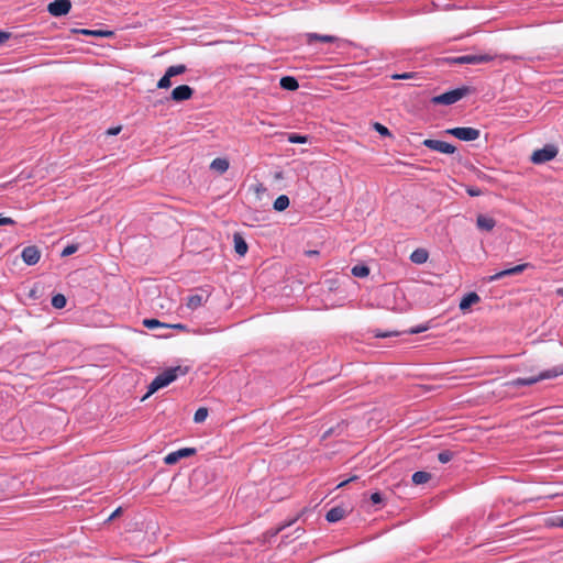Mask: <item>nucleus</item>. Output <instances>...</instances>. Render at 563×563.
<instances>
[{
	"label": "nucleus",
	"mask_w": 563,
	"mask_h": 563,
	"mask_svg": "<svg viewBox=\"0 0 563 563\" xmlns=\"http://www.w3.org/2000/svg\"><path fill=\"white\" fill-rule=\"evenodd\" d=\"M345 516H346V510L341 506H336V507L331 508L327 512L325 519L329 522H338V521L342 520Z\"/></svg>",
	"instance_id": "nucleus-15"
},
{
	"label": "nucleus",
	"mask_w": 563,
	"mask_h": 563,
	"mask_svg": "<svg viewBox=\"0 0 563 563\" xmlns=\"http://www.w3.org/2000/svg\"><path fill=\"white\" fill-rule=\"evenodd\" d=\"M120 131H121V126H115V128H110V129L107 131V133H108L109 135H117V134H119V133H120Z\"/></svg>",
	"instance_id": "nucleus-43"
},
{
	"label": "nucleus",
	"mask_w": 563,
	"mask_h": 563,
	"mask_svg": "<svg viewBox=\"0 0 563 563\" xmlns=\"http://www.w3.org/2000/svg\"><path fill=\"white\" fill-rule=\"evenodd\" d=\"M279 85L283 89L294 91L297 90L299 87V84L297 79L292 76H285L280 78Z\"/></svg>",
	"instance_id": "nucleus-20"
},
{
	"label": "nucleus",
	"mask_w": 563,
	"mask_h": 563,
	"mask_svg": "<svg viewBox=\"0 0 563 563\" xmlns=\"http://www.w3.org/2000/svg\"><path fill=\"white\" fill-rule=\"evenodd\" d=\"M308 255L312 256V255H317L318 254V251H309L307 252Z\"/></svg>",
	"instance_id": "nucleus-49"
},
{
	"label": "nucleus",
	"mask_w": 563,
	"mask_h": 563,
	"mask_svg": "<svg viewBox=\"0 0 563 563\" xmlns=\"http://www.w3.org/2000/svg\"><path fill=\"white\" fill-rule=\"evenodd\" d=\"M492 57L489 55H462L459 57H454L451 59L453 64H482L490 62Z\"/></svg>",
	"instance_id": "nucleus-9"
},
{
	"label": "nucleus",
	"mask_w": 563,
	"mask_h": 563,
	"mask_svg": "<svg viewBox=\"0 0 563 563\" xmlns=\"http://www.w3.org/2000/svg\"><path fill=\"white\" fill-rule=\"evenodd\" d=\"M229 161L221 157L214 158L210 164V168L219 174H224L229 169Z\"/></svg>",
	"instance_id": "nucleus-18"
},
{
	"label": "nucleus",
	"mask_w": 563,
	"mask_h": 563,
	"mask_svg": "<svg viewBox=\"0 0 563 563\" xmlns=\"http://www.w3.org/2000/svg\"><path fill=\"white\" fill-rule=\"evenodd\" d=\"M556 294L561 297H563V288H558Z\"/></svg>",
	"instance_id": "nucleus-47"
},
{
	"label": "nucleus",
	"mask_w": 563,
	"mask_h": 563,
	"mask_svg": "<svg viewBox=\"0 0 563 563\" xmlns=\"http://www.w3.org/2000/svg\"><path fill=\"white\" fill-rule=\"evenodd\" d=\"M143 324L147 329L167 328V327H169V324L163 323V322L158 321L157 319H144Z\"/></svg>",
	"instance_id": "nucleus-28"
},
{
	"label": "nucleus",
	"mask_w": 563,
	"mask_h": 563,
	"mask_svg": "<svg viewBox=\"0 0 563 563\" xmlns=\"http://www.w3.org/2000/svg\"><path fill=\"white\" fill-rule=\"evenodd\" d=\"M168 328H173V329H177V330H186V325L183 324V323H175V324H169Z\"/></svg>",
	"instance_id": "nucleus-44"
},
{
	"label": "nucleus",
	"mask_w": 563,
	"mask_h": 563,
	"mask_svg": "<svg viewBox=\"0 0 563 563\" xmlns=\"http://www.w3.org/2000/svg\"><path fill=\"white\" fill-rule=\"evenodd\" d=\"M479 301V296L476 294V292H468L467 295H465L461 302H460V309L461 310H466L468 309L472 305L476 303Z\"/></svg>",
	"instance_id": "nucleus-19"
},
{
	"label": "nucleus",
	"mask_w": 563,
	"mask_h": 563,
	"mask_svg": "<svg viewBox=\"0 0 563 563\" xmlns=\"http://www.w3.org/2000/svg\"><path fill=\"white\" fill-rule=\"evenodd\" d=\"M551 525L554 526V527L563 528V517L562 516H556V517L552 518L551 519Z\"/></svg>",
	"instance_id": "nucleus-38"
},
{
	"label": "nucleus",
	"mask_w": 563,
	"mask_h": 563,
	"mask_svg": "<svg viewBox=\"0 0 563 563\" xmlns=\"http://www.w3.org/2000/svg\"><path fill=\"white\" fill-rule=\"evenodd\" d=\"M445 132L461 141H465V142L475 141L481 135L479 130H477L475 128H471V126L452 128V129H448Z\"/></svg>",
	"instance_id": "nucleus-4"
},
{
	"label": "nucleus",
	"mask_w": 563,
	"mask_h": 563,
	"mask_svg": "<svg viewBox=\"0 0 563 563\" xmlns=\"http://www.w3.org/2000/svg\"><path fill=\"white\" fill-rule=\"evenodd\" d=\"M173 77L168 75L167 70L165 71L164 76L158 80L157 88L159 89H167L172 86V79Z\"/></svg>",
	"instance_id": "nucleus-30"
},
{
	"label": "nucleus",
	"mask_w": 563,
	"mask_h": 563,
	"mask_svg": "<svg viewBox=\"0 0 563 563\" xmlns=\"http://www.w3.org/2000/svg\"><path fill=\"white\" fill-rule=\"evenodd\" d=\"M452 457H453V452H451L449 450L441 451L438 454V460L442 464L449 463L452 460Z\"/></svg>",
	"instance_id": "nucleus-32"
},
{
	"label": "nucleus",
	"mask_w": 563,
	"mask_h": 563,
	"mask_svg": "<svg viewBox=\"0 0 563 563\" xmlns=\"http://www.w3.org/2000/svg\"><path fill=\"white\" fill-rule=\"evenodd\" d=\"M71 9L70 0H55L47 5V11L53 16H63Z\"/></svg>",
	"instance_id": "nucleus-7"
},
{
	"label": "nucleus",
	"mask_w": 563,
	"mask_h": 563,
	"mask_svg": "<svg viewBox=\"0 0 563 563\" xmlns=\"http://www.w3.org/2000/svg\"><path fill=\"white\" fill-rule=\"evenodd\" d=\"M207 417H208V409L205 407H200L195 412L194 421L196 423H201L207 419Z\"/></svg>",
	"instance_id": "nucleus-29"
},
{
	"label": "nucleus",
	"mask_w": 563,
	"mask_h": 563,
	"mask_svg": "<svg viewBox=\"0 0 563 563\" xmlns=\"http://www.w3.org/2000/svg\"><path fill=\"white\" fill-rule=\"evenodd\" d=\"M558 155V148L555 145L548 144L544 147L533 152L531 161L534 164H543L553 159Z\"/></svg>",
	"instance_id": "nucleus-5"
},
{
	"label": "nucleus",
	"mask_w": 563,
	"mask_h": 563,
	"mask_svg": "<svg viewBox=\"0 0 563 563\" xmlns=\"http://www.w3.org/2000/svg\"><path fill=\"white\" fill-rule=\"evenodd\" d=\"M21 257L27 265H35L41 257V253L36 246H26L22 250Z\"/></svg>",
	"instance_id": "nucleus-12"
},
{
	"label": "nucleus",
	"mask_w": 563,
	"mask_h": 563,
	"mask_svg": "<svg viewBox=\"0 0 563 563\" xmlns=\"http://www.w3.org/2000/svg\"><path fill=\"white\" fill-rule=\"evenodd\" d=\"M166 70H167L168 75H170L172 77H175V76L186 73L187 67L184 64H179V65L169 66Z\"/></svg>",
	"instance_id": "nucleus-26"
},
{
	"label": "nucleus",
	"mask_w": 563,
	"mask_h": 563,
	"mask_svg": "<svg viewBox=\"0 0 563 563\" xmlns=\"http://www.w3.org/2000/svg\"><path fill=\"white\" fill-rule=\"evenodd\" d=\"M352 275L358 278H364L369 275V268L366 265H355L351 271Z\"/></svg>",
	"instance_id": "nucleus-24"
},
{
	"label": "nucleus",
	"mask_w": 563,
	"mask_h": 563,
	"mask_svg": "<svg viewBox=\"0 0 563 563\" xmlns=\"http://www.w3.org/2000/svg\"><path fill=\"white\" fill-rule=\"evenodd\" d=\"M369 499L373 504L377 505L383 501V496L379 492H375L371 495Z\"/></svg>",
	"instance_id": "nucleus-37"
},
{
	"label": "nucleus",
	"mask_w": 563,
	"mask_h": 563,
	"mask_svg": "<svg viewBox=\"0 0 563 563\" xmlns=\"http://www.w3.org/2000/svg\"><path fill=\"white\" fill-rule=\"evenodd\" d=\"M14 224V220L9 217H3L0 214V225H11Z\"/></svg>",
	"instance_id": "nucleus-39"
},
{
	"label": "nucleus",
	"mask_w": 563,
	"mask_h": 563,
	"mask_svg": "<svg viewBox=\"0 0 563 563\" xmlns=\"http://www.w3.org/2000/svg\"><path fill=\"white\" fill-rule=\"evenodd\" d=\"M289 206V198L286 195H280L274 201V209L277 211H284Z\"/></svg>",
	"instance_id": "nucleus-23"
},
{
	"label": "nucleus",
	"mask_w": 563,
	"mask_h": 563,
	"mask_svg": "<svg viewBox=\"0 0 563 563\" xmlns=\"http://www.w3.org/2000/svg\"><path fill=\"white\" fill-rule=\"evenodd\" d=\"M472 89L467 86H462L444 93L434 96L431 98L432 104H444L451 106L463 99L465 96L471 93Z\"/></svg>",
	"instance_id": "nucleus-3"
},
{
	"label": "nucleus",
	"mask_w": 563,
	"mask_h": 563,
	"mask_svg": "<svg viewBox=\"0 0 563 563\" xmlns=\"http://www.w3.org/2000/svg\"><path fill=\"white\" fill-rule=\"evenodd\" d=\"M467 194H468L470 196H472V197H477V196H479L482 192H481V190H479V189H477V188H468V189H467Z\"/></svg>",
	"instance_id": "nucleus-42"
},
{
	"label": "nucleus",
	"mask_w": 563,
	"mask_h": 563,
	"mask_svg": "<svg viewBox=\"0 0 563 563\" xmlns=\"http://www.w3.org/2000/svg\"><path fill=\"white\" fill-rule=\"evenodd\" d=\"M561 375H563V364L554 366L550 369L542 371L541 373H539L536 376L525 377V378L519 377V378L512 379L507 383V386H510V387L530 386V385H533L543 379H551V378H555Z\"/></svg>",
	"instance_id": "nucleus-2"
},
{
	"label": "nucleus",
	"mask_w": 563,
	"mask_h": 563,
	"mask_svg": "<svg viewBox=\"0 0 563 563\" xmlns=\"http://www.w3.org/2000/svg\"><path fill=\"white\" fill-rule=\"evenodd\" d=\"M119 511H120V508H119V509H117V510H115V511L110 516V519H112V518H114L115 516H118Z\"/></svg>",
	"instance_id": "nucleus-48"
},
{
	"label": "nucleus",
	"mask_w": 563,
	"mask_h": 563,
	"mask_svg": "<svg viewBox=\"0 0 563 563\" xmlns=\"http://www.w3.org/2000/svg\"><path fill=\"white\" fill-rule=\"evenodd\" d=\"M530 264L528 263H525V264H519V265H516L514 267H510V268H506V269H503L492 276H489L488 280L489 282H496V280H499L506 276H511V275H517V274H520L522 273L527 267H529Z\"/></svg>",
	"instance_id": "nucleus-10"
},
{
	"label": "nucleus",
	"mask_w": 563,
	"mask_h": 563,
	"mask_svg": "<svg viewBox=\"0 0 563 563\" xmlns=\"http://www.w3.org/2000/svg\"><path fill=\"white\" fill-rule=\"evenodd\" d=\"M196 452H197V450L195 448H183V449H179L177 451L168 453L164 457V462L167 465H173V464L177 463L180 459L195 455Z\"/></svg>",
	"instance_id": "nucleus-8"
},
{
	"label": "nucleus",
	"mask_w": 563,
	"mask_h": 563,
	"mask_svg": "<svg viewBox=\"0 0 563 563\" xmlns=\"http://www.w3.org/2000/svg\"><path fill=\"white\" fill-rule=\"evenodd\" d=\"M431 478V475L428 472L418 471L412 474V482L416 485L426 484Z\"/></svg>",
	"instance_id": "nucleus-22"
},
{
	"label": "nucleus",
	"mask_w": 563,
	"mask_h": 563,
	"mask_svg": "<svg viewBox=\"0 0 563 563\" xmlns=\"http://www.w3.org/2000/svg\"><path fill=\"white\" fill-rule=\"evenodd\" d=\"M233 241L235 252L241 256L245 255L247 252V244L245 240L240 234H234Z\"/></svg>",
	"instance_id": "nucleus-21"
},
{
	"label": "nucleus",
	"mask_w": 563,
	"mask_h": 563,
	"mask_svg": "<svg viewBox=\"0 0 563 563\" xmlns=\"http://www.w3.org/2000/svg\"><path fill=\"white\" fill-rule=\"evenodd\" d=\"M207 299H208V294H206L203 291L196 292V294L188 296L186 305L189 309L196 310L199 307H201L207 301Z\"/></svg>",
	"instance_id": "nucleus-13"
},
{
	"label": "nucleus",
	"mask_w": 563,
	"mask_h": 563,
	"mask_svg": "<svg viewBox=\"0 0 563 563\" xmlns=\"http://www.w3.org/2000/svg\"><path fill=\"white\" fill-rule=\"evenodd\" d=\"M391 335H398V332H380V331L375 332L376 338H388Z\"/></svg>",
	"instance_id": "nucleus-40"
},
{
	"label": "nucleus",
	"mask_w": 563,
	"mask_h": 563,
	"mask_svg": "<svg viewBox=\"0 0 563 563\" xmlns=\"http://www.w3.org/2000/svg\"><path fill=\"white\" fill-rule=\"evenodd\" d=\"M476 225L479 230L489 232L495 228L496 221L492 217L479 214L476 219Z\"/></svg>",
	"instance_id": "nucleus-14"
},
{
	"label": "nucleus",
	"mask_w": 563,
	"mask_h": 563,
	"mask_svg": "<svg viewBox=\"0 0 563 563\" xmlns=\"http://www.w3.org/2000/svg\"><path fill=\"white\" fill-rule=\"evenodd\" d=\"M430 328H431L430 322H428V323H424V324H419V325L410 328L407 331V333H409V334H418V333H422L424 331H428Z\"/></svg>",
	"instance_id": "nucleus-31"
},
{
	"label": "nucleus",
	"mask_w": 563,
	"mask_h": 563,
	"mask_svg": "<svg viewBox=\"0 0 563 563\" xmlns=\"http://www.w3.org/2000/svg\"><path fill=\"white\" fill-rule=\"evenodd\" d=\"M194 95V89L188 85H180L173 89L170 98L176 102H181L190 99Z\"/></svg>",
	"instance_id": "nucleus-11"
},
{
	"label": "nucleus",
	"mask_w": 563,
	"mask_h": 563,
	"mask_svg": "<svg viewBox=\"0 0 563 563\" xmlns=\"http://www.w3.org/2000/svg\"><path fill=\"white\" fill-rule=\"evenodd\" d=\"M429 258V253L424 249H417L410 254V261L415 264H424Z\"/></svg>",
	"instance_id": "nucleus-17"
},
{
	"label": "nucleus",
	"mask_w": 563,
	"mask_h": 563,
	"mask_svg": "<svg viewBox=\"0 0 563 563\" xmlns=\"http://www.w3.org/2000/svg\"><path fill=\"white\" fill-rule=\"evenodd\" d=\"M354 479H356V477H355V476H354V477H351V478H349V479H346V481H344V482H342V483H340V484L338 485V487H343V486H345L349 482H352V481H354Z\"/></svg>",
	"instance_id": "nucleus-46"
},
{
	"label": "nucleus",
	"mask_w": 563,
	"mask_h": 563,
	"mask_svg": "<svg viewBox=\"0 0 563 563\" xmlns=\"http://www.w3.org/2000/svg\"><path fill=\"white\" fill-rule=\"evenodd\" d=\"M75 32L80 33V34H85V35L100 36V37L109 36V35L112 34L110 31L87 30V29L76 30Z\"/></svg>",
	"instance_id": "nucleus-25"
},
{
	"label": "nucleus",
	"mask_w": 563,
	"mask_h": 563,
	"mask_svg": "<svg viewBox=\"0 0 563 563\" xmlns=\"http://www.w3.org/2000/svg\"><path fill=\"white\" fill-rule=\"evenodd\" d=\"M288 141L290 143H295V144H303L307 142V136H303V135H299V134H296V133H291L288 137Z\"/></svg>",
	"instance_id": "nucleus-33"
},
{
	"label": "nucleus",
	"mask_w": 563,
	"mask_h": 563,
	"mask_svg": "<svg viewBox=\"0 0 563 563\" xmlns=\"http://www.w3.org/2000/svg\"><path fill=\"white\" fill-rule=\"evenodd\" d=\"M295 521H296V519H295V520H292V521H289V522H287V523H285V525H282V526L278 528V531H283V530H284V529H286L287 527L291 526Z\"/></svg>",
	"instance_id": "nucleus-45"
},
{
	"label": "nucleus",
	"mask_w": 563,
	"mask_h": 563,
	"mask_svg": "<svg viewBox=\"0 0 563 563\" xmlns=\"http://www.w3.org/2000/svg\"><path fill=\"white\" fill-rule=\"evenodd\" d=\"M10 37V33L0 31V44H3Z\"/></svg>",
	"instance_id": "nucleus-41"
},
{
	"label": "nucleus",
	"mask_w": 563,
	"mask_h": 563,
	"mask_svg": "<svg viewBox=\"0 0 563 563\" xmlns=\"http://www.w3.org/2000/svg\"><path fill=\"white\" fill-rule=\"evenodd\" d=\"M413 73H402V74H394L391 75V79L399 80V79H411L413 78Z\"/></svg>",
	"instance_id": "nucleus-36"
},
{
	"label": "nucleus",
	"mask_w": 563,
	"mask_h": 563,
	"mask_svg": "<svg viewBox=\"0 0 563 563\" xmlns=\"http://www.w3.org/2000/svg\"><path fill=\"white\" fill-rule=\"evenodd\" d=\"M422 144L429 150L443 154H453L456 151L454 145L441 140L427 139Z\"/></svg>",
	"instance_id": "nucleus-6"
},
{
	"label": "nucleus",
	"mask_w": 563,
	"mask_h": 563,
	"mask_svg": "<svg viewBox=\"0 0 563 563\" xmlns=\"http://www.w3.org/2000/svg\"><path fill=\"white\" fill-rule=\"evenodd\" d=\"M306 36H307L308 44H312L314 41H320L323 43H334V42L339 41V38L333 35H321L318 33H307Z\"/></svg>",
	"instance_id": "nucleus-16"
},
{
	"label": "nucleus",
	"mask_w": 563,
	"mask_h": 563,
	"mask_svg": "<svg viewBox=\"0 0 563 563\" xmlns=\"http://www.w3.org/2000/svg\"><path fill=\"white\" fill-rule=\"evenodd\" d=\"M78 250V246L76 244H70V245H67L63 251H62V256H69L71 254H74L75 252H77Z\"/></svg>",
	"instance_id": "nucleus-35"
},
{
	"label": "nucleus",
	"mask_w": 563,
	"mask_h": 563,
	"mask_svg": "<svg viewBox=\"0 0 563 563\" xmlns=\"http://www.w3.org/2000/svg\"><path fill=\"white\" fill-rule=\"evenodd\" d=\"M188 372V367L175 366L165 369L163 373L158 374L152 383L148 385V390L145 397L151 396L156 393L158 389L168 386L174 380H176L179 376L186 375Z\"/></svg>",
	"instance_id": "nucleus-1"
},
{
	"label": "nucleus",
	"mask_w": 563,
	"mask_h": 563,
	"mask_svg": "<svg viewBox=\"0 0 563 563\" xmlns=\"http://www.w3.org/2000/svg\"><path fill=\"white\" fill-rule=\"evenodd\" d=\"M374 129L383 136H390V131L380 123H375Z\"/></svg>",
	"instance_id": "nucleus-34"
},
{
	"label": "nucleus",
	"mask_w": 563,
	"mask_h": 563,
	"mask_svg": "<svg viewBox=\"0 0 563 563\" xmlns=\"http://www.w3.org/2000/svg\"><path fill=\"white\" fill-rule=\"evenodd\" d=\"M66 297L62 294H57L52 298V306L56 309H63L66 306Z\"/></svg>",
	"instance_id": "nucleus-27"
}]
</instances>
